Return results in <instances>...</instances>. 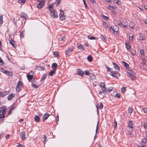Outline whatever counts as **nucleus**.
<instances>
[{
  "mask_svg": "<svg viewBox=\"0 0 147 147\" xmlns=\"http://www.w3.org/2000/svg\"><path fill=\"white\" fill-rule=\"evenodd\" d=\"M15 108L14 106H12L11 108L9 109V111H8V115H10L12 113V110Z\"/></svg>",
  "mask_w": 147,
  "mask_h": 147,
  "instance_id": "29",
  "label": "nucleus"
},
{
  "mask_svg": "<svg viewBox=\"0 0 147 147\" xmlns=\"http://www.w3.org/2000/svg\"><path fill=\"white\" fill-rule=\"evenodd\" d=\"M101 38L102 40H103L104 41H106L107 40V38L105 36H104L102 34H101Z\"/></svg>",
  "mask_w": 147,
  "mask_h": 147,
  "instance_id": "37",
  "label": "nucleus"
},
{
  "mask_svg": "<svg viewBox=\"0 0 147 147\" xmlns=\"http://www.w3.org/2000/svg\"><path fill=\"white\" fill-rule=\"evenodd\" d=\"M32 86L35 88H37L38 87V85L35 84H31Z\"/></svg>",
  "mask_w": 147,
  "mask_h": 147,
  "instance_id": "44",
  "label": "nucleus"
},
{
  "mask_svg": "<svg viewBox=\"0 0 147 147\" xmlns=\"http://www.w3.org/2000/svg\"><path fill=\"white\" fill-rule=\"evenodd\" d=\"M56 70H53V71H51L49 74V75L50 76H52L54 75L55 74Z\"/></svg>",
  "mask_w": 147,
  "mask_h": 147,
  "instance_id": "18",
  "label": "nucleus"
},
{
  "mask_svg": "<svg viewBox=\"0 0 147 147\" xmlns=\"http://www.w3.org/2000/svg\"><path fill=\"white\" fill-rule=\"evenodd\" d=\"M26 0H19V2L20 3H24L25 2Z\"/></svg>",
  "mask_w": 147,
  "mask_h": 147,
  "instance_id": "60",
  "label": "nucleus"
},
{
  "mask_svg": "<svg viewBox=\"0 0 147 147\" xmlns=\"http://www.w3.org/2000/svg\"><path fill=\"white\" fill-rule=\"evenodd\" d=\"M105 66H106V68H107V71H110L111 72V68H110L109 67H108V66H107V65H105Z\"/></svg>",
  "mask_w": 147,
  "mask_h": 147,
  "instance_id": "52",
  "label": "nucleus"
},
{
  "mask_svg": "<svg viewBox=\"0 0 147 147\" xmlns=\"http://www.w3.org/2000/svg\"><path fill=\"white\" fill-rule=\"evenodd\" d=\"M117 71L115 72L113 71H111L110 74L112 76L117 78V77L119 76L120 75V74L119 73H117Z\"/></svg>",
  "mask_w": 147,
  "mask_h": 147,
  "instance_id": "7",
  "label": "nucleus"
},
{
  "mask_svg": "<svg viewBox=\"0 0 147 147\" xmlns=\"http://www.w3.org/2000/svg\"><path fill=\"white\" fill-rule=\"evenodd\" d=\"M130 52L134 56L136 55V51L134 50H130Z\"/></svg>",
  "mask_w": 147,
  "mask_h": 147,
  "instance_id": "35",
  "label": "nucleus"
},
{
  "mask_svg": "<svg viewBox=\"0 0 147 147\" xmlns=\"http://www.w3.org/2000/svg\"><path fill=\"white\" fill-rule=\"evenodd\" d=\"M116 3H117L118 5L121 4V2L120 1H119L118 0H117V1L116 2Z\"/></svg>",
  "mask_w": 147,
  "mask_h": 147,
  "instance_id": "64",
  "label": "nucleus"
},
{
  "mask_svg": "<svg viewBox=\"0 0 147 147\" xmlns=\"http://www.w3.org/2000/svg\"><path fill=\"white\" fill-rule=\"evenodd\" d=\"M14 41L12 39H11L9 41V43L11 44L13 47H15L14 45Z\"/></svg>",
  "mask_w": 147,
  "mask_h": 147,
  "instance_id": "32",
  "label": "nucleus"
},
{
  "mask_svg": "<svg viewBox=\"0 0 147 147\" xmlns=\"http://www.w3.org/2000/svg\"><path fill=\"white\" fill-rule=\"evenodd\" d=\"M25 136L26 133L24 131H22L20 133V138L22 140H24L26 139Z\"/></svg>",
  "mask_w": 147,
  "mask_h": 147,
  "instance_id": "11",
  "label": "nucleus"
},
{
  "mask_svg": "<svg viewBox=\"0 0 147 147\" xmlns=\"http://www.w3.org/2000/svg\"><path fill=\"white\" fill-rule=\"evenodd\" d=\"M140 53L141 55H143L144 54V51L143 50H141L140 51Z\"/></svg>",
  "mask_w": 147,
  "mask_h": 147,
  "instance_id": "61",
  "label": "nucleus"
},
{
  "mask_svg": "<svg viewBox=\"0 0 147 147\" xmlns=\"http://www.w3.org/2000/svg\"><path fill=\"white\" fill-rule=\"evenodd\" d=\"M77 71L78 75L81 76V77L83 76V75L84 74V72L82 71L81 69H77Z\"/></svg>",
  "mask_w": 147,
  "mask_h": 147,
  "instance_id": "9",
  "label": "nucleus"
},
{
  "mask_svg": "<svg viewBox=\"0 0 147 147\" xmlns=\"http://www.w3.org/2000/svg\"><path fill=\"white\" fill-rule=\"evenodd\" d=\"M24 36V32H20V36L21 38H23Z\"/></svg>",
  "mask_w": 147,
  "mask_h": 147,
  "instance_id": "43",
  "label": "nucleus"
},
{
  "mask_svg": "<svg viewBox=\"0 0 147 147\" xmlns=\"http://www.w3.org/2000/svg\"><path fill=\"white\" fill-rule=\"evenodd\" d=\"M15 96V94L13 93H11L9 94L7 96V99L9 100H11L12 99L13 97Z\"/></svg>",
  "mask_w": 147,
  "mask_h": 147,
  "instance_id": "17",
  "label": "nucleus"
},
{
  "mask_svg": "<svg viewBox=\"0 0 147 147\" xmlns=\"http://www.w3.org/2000/svg\"><path fill=\"white\" fill-rule=\"evenodd\" d=\"M21 17H22L24 20H26L28 17L26 14L24 12L22 13L21 15Z\"/></svg>",
  "mask_w": 147,
  "mask_h": 147,
  "instance_id": "15",
  "label": "nucleus"
},
{
  "mask_svg": "<svg viewBox=\"0 0 147 147\" xmlns=\"http://www.w3.org/2000/svg\"><path fill=\"white\" fill-rule=\"evenodd\" d=\"M5 74L9 76H12L13 75V74L11 71H7Z\"/></svg>",
  "mask_w": 147,
  "mask_h": 147,
  "instance_id": "25",
  "label": "nucleus"
},
{
  "mask_svg": "<svg viewBox=\"0 0 147 147\" xmlns=\"http://www.w3.org/2000/svg\"><path fill=\"white\" fill-rule=\"evenodd\" d=\"M37 69L39 70H44V68L42 67L41 66H38L37 67Z\"/></svg>",
  "mask_w": 147,
  "mask_h": 147,
  "instance_id": "48",
  "label": "nucleus"
},
{
  "mask_svg": "<svg viewBox=\"0 0 147 147\" xmlns=\"http://www.w3.org/2000/svg\"><path fill=\"white\" fill-rule=\"evenodd\" d=\"M83 3H84V4L85 5V6L86 8V9H87L88 8V7L86 4V3L85 1V0H83Z\"/></svg>",
  "mask_w": 147,
  "mask_h": 147,
  "instance_id": "45",
  "label": "nucleus"
},
{
  "mask_svg": "<svg viewBox=\"0 0 147 147\" xmlns=\"http://www.w3.org/2000/svg\"><path fill=\"white\" fill-rule=\"evenodd\" d=\"M5 113V112H0V116H1L2 117H4Z\"/></svg>",
  "mask_w": 147,
  "mask_h": 147,
  "instance_id": "47",
  "label": "nucleus"
},
{
  "mask_svg": "<svg viewBox=\"0 0 147 147\" xmlns=\"http://www.w3.org/2000/svg\"><path fill=\"white\" fill-rule=\"evenodd\" d=\"M102 17L104 19H105L106 20H107L108 19V17L107 16H105V15H102Z\"/></svg>",
  "mask_w": 147,
  "mask_h": 147,
  "instance_id": "50",
  "label": "nucleus"
},
{
  "mask_svg": "<svg viewBox=\"0 0 147 147\" xmlns=\"http://www.w3.org/2000/svg\"><path fill=\"white\" fill-rule=\"evenodd\" d=\"M87 60L89 62H91L92 61V58L91 56L89 55L87 57Z\"/></svg>",
  "mask_w": 147,
  "mask_h": 147,
  "instance_id": "33",
  "label": "nucleus"
},
{
  "mask_svg": "<svg viewBox=\"0 0 147 147\" xmlns=\"http://www.w3.org/2000/svg\"><path fill=\"white\" fill-rule=\"evenodd\" d=\"M114 123L115 124V125H114V128L115 129H116L117 128V123L115 119L114 121Z\"/></svg>",
  "mask_w": 147,
  "mask_h": 147,
  "instance_id": "38",
  "label": "nucleus"
},
{
  "mask_svg": "<svg viewBox=\"0 0 147 147\" xmlns=\"http://www.w3.org/2000/svg\"><path fill=\"white\" fill-rule=\"evenodd\" d=\"M128 125H133V122L132 121H129Z\"/></svg>",
  "mask_w": 147,
  "mask_h": 147,
  "instance_id": "63",
  "label": "nucleus"
},
{
  "mask_svg": "<svg viewBox=\"0 0 147 147\" xmlns=\"http://www.w3.org/2000/svg\"><path fill=\"white\" fill-rule=\"evenodd\" d=\"M53 54L57 58H58L59 57V53L57 51H55L53 53Z\"/></svg>",
  "mask_w": 147,
  "mask_h": 147,
  "instance_id": "28",
  "label": "nucleus"
},
{
  "mask_svg": "<svg viewBox=\"0 0 147 147\" xmlns=\"http://www.w3.org/2000/svg\"><path fill=\"white\" fill-rule=\"evenodd\" d=\"M35 121L37 122H38L39 121L40 118L38 115H35L34 117Z\"/></svg>",
  "mask_w": 147,
  "mask_h": 147,
  "instance_id": "23",
  "label": "nucleus"
},
{
  "mask_svg": "<svg viewBox=\"0 0 147 147\" xmlns=\"http://www.w3.org/2000/svg\"><path fill=\"white\" fill-rule=\"evenodd\" d=\"M140 39L141 40H145V38L143 34L142 33L140 34Z\"/></svg>",
  "mask_w": 147,
  "mask_h": 147,
  "instance_id": "27",
  "label": "nucleus"
},
{
  "mask_svg": "<svg viewBox=\"0 0 147 147\" xmlns=\"http://www.w3.org/2000/svg\"><path fill=\"white\" fill-rule=\"evenodd\" d=\"M78 48L79 49H80L82 50H83L84 51L85 50V49L84 47V46L82 45H78Z\"/></svg>",
  "mask_w": 147,
  "mask_h": 147,
  "instance_id": "24",
  "label": "nucleus"
},
{
  "mask_svg": "<svg viewBox=\"0 0 147 147\" xmlns=\"http://www.w3.org/2000/svg\"><path fill=\"white\" fill-rule=\"evenodd\" d=\"M113 89V87H110L108 88V90L109 92H111L112 90Z\"/></svg>",
  "mask_w": 147,
  "mask_h": 147,
  "instance_id": "57",
  "label": "nucleus"
},
{
  "mask_svg": "<svg viewBox=\"0 0 147 147\" xmlns=\"http://www.w3.org/2000/svg\"><path fill=\"white\" fill-rule=\"evenodd\" d=\"M112 63L115 69H117V70H119L120 69L119 67L115 63L113 62Z\"/></svg>",
  "mask_w": 147,
  "mask_h": 147,
  "instance_id": "21",
  "label": "nucleus"
},
{
  "mask_svg": "<svg viewBox=\"0 0 147 147\" xmlns=\"http://www.w3.org/2000/svg\"><path fill=\"white\" fill-rule=\"evenodd\" d=\"M26 76L29 82H31L32 83L33 82L32 81L33 80L34 81H35L34 78L32 77L31 76H30L28 74L26 75Z\"/></svg>",
  "mask_w": 147,
  "mask_h": 147,
  "instance_id": "12",
  "label": "nucleus"
},
{
  "mask_svg": "<svg viewBox=\"0 0 147 147\" xmlns=\"http://www.w3.org/2000/svg\"><path fill=\"white\" fill-rule=\"evenodd\" d=\"M5 112V107H2L0 108V112Z\"/></svg>",
  "mask_w": 147,
  "mask_h": 147,
  "instance_id": "31",
  "label": "nucleus"
},
{
  "mask_svg": "<svg viewBox=\"0 0 147 147\" xmlns=\"http://www.w3.org/2000/svg\"><path fill=\"white\" fill-rule=\"evenodd\" d=\"M88 37L89 39L90 40H94L95 39V38L93 36H91L90 35L88 36Z\"/></svg>",
  "mask_w": 147,
  "mask_h": 147,
  "instance_id": "41",
  "label": "nucleus"
},
{
  "mask_svg": "<svg viewBox=\"0 0 147 147\" xmlns=\"http://www.w3.org/2000/svg\"><path fill=\"white\" fill-rule=\"evenodd\" d=\"M57 66L58 65L56 63H53L52 64L51 67L53 70L56 71Z\"/></svg>",
  "mask_w": 147,
  "mask_h": 147,
  "instance_id": "16",
  "label": "nucleus"
},
{
  "mask_svg": "<svg viewBox=\"0 0 147 147\" xmlns=\"http://www.w3.org/2000/svg\"><path fill=\"white\" fill-rule=\"evenodd\" d=\"M126 87H123L121 89V93H124L126 91Z\"/></svg>",
  "mask_w": 147,
  "mask_h": 147,
  "instance_id": "34",
  "label": "nucleus"
},
{
  "mask_svg": "<svg viewBox=\"0 0 147 147\" xmlns=\"http://www.w3.org/2000/svg\"><path fill=\"white\" fill-rule=\"evenodd\" d=\"M60 13L59 14L60 18L61 20H63L65 19V17L64 14V13L63 10H61V9L60 10Z\"/></svg>",
  "mask_w": 147,
  "mask_h": 147,
  "instance_id": "6",
  "label": "nucleus"
},
{
  "mask_svg": "<svg viewBox=\"0 0 147 147\" xmlns=\"http://www.w3.org/2000/svg\"><path fill=\"white\" fill-rule=\"evenodd\" d=\"M7 94V92H0V96H1L2 97H3L5 95H6Z\"/></svg>",
  "mask_w": 147,
  "mask_h": 147,
  "instance_id": "22",
  "label": "nucleus"
},
{
  "mask_svg": "<svg viewBox=\"0 0 147 147\" xmlns=\"http://www.w3.org/2000/svg\"><path fill=\"white\" fill-rule=\"evenodd\" d=\"M3 15L0 16V26H1L3 24Z\"/></svg>",
  "mask_w": 147,
  "mask_h": 147,
  "instance_id": "26",
  "label": "nucleus"
},
{
  "mask_svg": "<svg viewBox=\"0 0 147 147\" xmlns=\"http://www.w3.org/2000/svg\"><path fill=\"white\" fill-rule=\"evenodd\" d=\"M127 74L128 76L131 78L132 80H134L135 79L136 76L135 72L133 71L131 69H128L127 72Z\"/></svg>",
  "mask_w": 147,
  "mask_h": 147,
  "instance_id": "2",
  "label": "nucleus"
},
{
  "mask_svg": "<svg viewBox=\"0 0 147 147\" xmlns=\"http://www.w3.org/2000/svg\"><path fill=\"white\" fill-rule=\"evenodd\" d=\"M3 63H4L3 61L2 60L1 57H0V65H3Z\"/></svg>",
  "mask_w": 147,
  "mask_h": 147,
  "instance_id": "55",
  "label": "nucleus"
},
{
  "mask_svg": "<svg viewBox=\"0 0 147 147\" xmlns=\"http://www.w3.org/2000/svg\"><path fill=\"white\" fill-rule=\"evenodd\" d=\"M47 76V74H43L42 75V76H41V80L40 81H42V80H44L46 77Z\"/></svg>",
  "mask_w": 147,
  "mask_h": 147,
  "instance_id": "30",
  "label": "nucleus"
},
{
  "mask_svg": "<svg viewBox=\"0 0 147 147\" xmlns=\"http://www.w3.org/2000/svg\"><path fill=\"white\" fill-rule=\"evenodd\" d=\"M122 64L127 68L128 69L129 68V65L125 61H122Z\"/></svg>",
  "mask_w": 147,
  "mask_h": 147,
  "instance_id": "20",
  "label": "nucleus"
},
{
  "mask_svg": "<svg viewBox=\"0 0 147 147\" xmlns=\"http://www.w3.org/2000/svg\"><path fill=\"white\" fill-rule=\"evenodd\" d=\"M125 46L127 50L128 51L130 49L131 47V46L129 41L127 40L126 42Z\"/></svg>",
  "mask_w": 147,
  "mask_h": 147,
  "instance_id": "13",
  "label": "nucleus"
},
{
  "mask_svg": "<svg viewBox=\"0 0 147 147\" xmlns=\"http://www.w3.org/2000/svg\"><path fill=\"white\" fill-rule=\"evenodd\" d=\"M1 70L5 74L7 71V70H5V69H3V68H1Z\"/></svg>",
  "mask_w": 147,
  "mask_h": 147,
  "instance_id": "58",
  "label": "nucleus"
},
{
  "mask_svg": "<svg viewBox=\"0 0 147 147\" xmlns=\"http://www.w3.org/2000/svg\"><path fill=\"white\" fill-rule=\"evenodd\" d=\"M45 2V1L43 0L40 1L37 5V8L39 9L42 8L44 5Z\"/></svg>",
  "mask_w": 147,
  "mask_h": 147,
  "instance_id": "5",
  "label": "nucleus"
},
{
  "mask_svg": "<svg viewBox=\"0 0 147 147\" xmlns=\"http://www.w3.org/2000/svg\"><path fill=\"white\" fill-rule=\"evenodd\" d=\"M74 50L73 47H68L67 50H65L66 54H68L69 53L71 52Z\"/></svg>",
  "mask_w": 147,
  "mask_h": 147,
  "instance_id": "10",
  "label": "nucleus"
},
{
  "mask_svg": "<svg viewBox=\"0 0 147 147\" xmlns=\"http://www.w3.org/2000/svg\"><path fill=\"white\" fill-rule=\"evenodd\" d=\"M100 105L99 107V108L100 109H102L103 107V103L102 102L100 103Z\"/></svg>",
  "mask_w": 147,
  "mask_h": 147,
  "instance_id": "53",
  "label": "nucleus"
},
{
  "mask_svg": "<svg viewBox=\"0 0 147 147\" xmlns=\"http://www.w3.org/2000/svg\"><path fill=\"white\" fill-rule=\"evenodd\" d=\"M109 7H111V9H115L117 8L115 6H111V5H109Z\"/></svg>",
  "mask_w": 147,
  "mask_h": 147,
  "instance_id": "62",
  "label": "nucleus"
},
{
  "mask_svg": "<svg viewBox=\"0 0 147 147\" xmlns=\"http://www.w3.org/2000/svg\"><path fill=\"white\" fill-rule=\"evenodd\" d=\"M142 109L145 113H147V107L143 108Z\"/></svg>",
  "mask_w": 147,
  "mask_h": 147,
  "instance_id": "49",
  "label": "nucleus"
},
{
  "mask_svg": "<svg viewBox=\"0 0 147 147\" xmlns=\"http://www.w3.org/2000/svg\"><path fill=\"white\" fill-rule=\"evenodd\" d=\"M55 119H56V121L57 123V124H58L57 121H59V115H57V116L56 118Z\"/></svg>",
  "mask_w": 147,
  "mask_h": 147,
  "instance_id": "59",
  "label": "nucleus"
},
{
  "mask_svg": "<svg viewBox=\"0 0 147 147\" xmlns=\"http://www.w3.org/2000/svg\"><path fill=\"white\" fill-rule=\"evenodd\" d=\"M22 85V83L20 81H18L17 83V86L16 87V91L19 92L21 90V88Z\"/></svg>",
  "mask_w": 147,
  "mask_h": 147,
  "instance_id": "3",
  "label": "nucleus"
},
{
  "mask_svg": "<svg viewBox=\"0 0 147 147\" xmlns=\"http://www.w3.org/2000/svg\"><path fill=\"white\" fill-rule=\"evenodd\" d=\"M133 109L132 108H131V107H129L128 108V111L129 113H131L133 112Z\"/></svg>",
  "mask_w": 147,
  "mask_h": 147,
  "instance_id": "40",
  "label": "nucleus"
},
{
  "mask_svg": "<svg viewBox=\"0 0 147 147\" xmlns=\"http://www.w3.org/2000/svg\"><path fill=\"white\" fill-rule=\"evenodd\" d=\"M61 1V0H56L55 3L57 5H56V6L59 5Z\"/></svg>",
  "mask_w": 147,
  "mask_h": 147,
  "instance_id": "46",
  "label": "nucleus"
},
{
  "mask_svg": "<svg viewBox=\"0 0 147 147\" xmlns=\"http://www.w3.org/2000/svg\"><path fill=\"white\" fill-rule=\"evenodd\" d=\"M112 30L114 33L117 32L119 30V27L117 26H115L113 27Z\"/></svg>",
  "mask_w": 147,
  "mask_h": 147,
  "instance_id": "14",
  "label": "nucleus"
},
{
  "mask_svg": "<svg viewBox=\"0 0 147 147\" xmlns=\"http://www.w3.org/2000/svg\"><path fill=\"white\" fill-rule=\"evenodd\" d=\"M100 87L103 91V93L105 94L107 92V88L105 87V85L104 82H101L100 83Z\"/></svg>",
  "mask_w": 147,
  "mask_h": 147,
  "instance_id": "4",
  "label": "nucleus"
},
{
  "mask_svg": "<svg viewBox=\"0 0 147 147\" xmlns=\"http://www.w3.org/2000/svg\"><path fill=\"white\" fill-rule=\"evenodd\" d=\"M52 6V5L51 4L47 8L50 11V15L53 18H57L58 17V15L56 11L53 9Z\"/></svg>",
  "mask_w": 147,
  "mask_h": 147,
  "instance_id": "1",
  "label": "nucleus"
},
{
  "mask_svg": "<svg viewBox=\"0 0 147 147\" xmlns=\"http://www.w3.org/2000/svg\"><path fill=\"white\" fill-rule=\"evenodd\" d=\"M113 95L116 97L118 98H119L120 97V94L116 92H114Z\"/></svg>",
  "mask_w": 147,
  "mask_h": 147,
  "instance_id": "19",
  "label": "nucleus"
},
{
  "mask_svg": "<svg viewBox=\"0 0 147 147\" xmlns=\"http://www.w3.org/2000/svg\"><path fill=\"white\" fill-rule=\"evenodd\" d=\"M133 24V23H131L129 24V26L132 29H133L134 27V26L133 24Z\"/></svg>",
  "mask_w": 147,
  "mask_h": 147,
  "instance_id": "51",
  "label": "nucleus"
},
{
  "mask_svg": "<svg viewBox=\"0 0 147 147\" xmlns=\"http://www.w3.org/2000/svg\"><path fill=\"white\" fill-rule=\"evenodd\" d=\"M99 124V122L98 121V123H97V126H96V134L97 133V132H98V125Z\"/></svg>",
  "mask_w": 147,
  "mask_h": 147,
  "instance_id": "56",
  "label": "nucleus"
},
{
  "mask_svg": "<svg viewBox=\"0 0 147 147\" xmlns=\"http://www.w3.org/2000/svg\"><path fill=\"white\" fill-rule=\"evenodd\" d=\"M43 140H42V141L44 143V144H45V141L47 138V137L45 135L43 136Z\"/></svg>",
  "mask_w": 147,
  "mask_h": 147,
  "instance_id": "39",
  "label": "nucleus"
},
{
  "mask_svg": "<svg viewBox=\"0 0 147 147\" xmlns=\"http://www.w3.org/2000/svg\"><path fill=\"white\" fill-rule=\"evenodd\" d=\"M50 115L48 113H45L42 116V121H45L49 117Z\"/></svg>",
  "mask_w": 147,
  "mask_h": 147,
  "instance_id": "8",
  "label": "nucleus"
},
{
  "mask_svg": "<svg viewBox=\"0 0 147 147\" xmlns=\"http://www.w3.org/2000/svg\"><path fill=\"white\" fill-rule=\"evenodd\" d=\"M84 74L87 76H89L90 75V72L88 70H85L84 71Z\"/></svg>",
  "mask_w": 147,
  "mask_h": 147,
  "instance_id": "36",
  "label": "nucleus"
},
{
  "mask_svg": "<svg viewBox=\"0 0 147 147\" xmlns=\"http://www.w3.org/2000/svg\"><path fill=\"white\" fill-rule=\"evenodd\" d=\"M33 72L32 71H31L29 74L28 75L30 76H31L32 77H33Z\"/></svg>",
  "mask_w": 147,
  "mask_h": 147,
  "instance_id": "54",
  "label": "nucleus"
},
{
  "mask_svg": "<svg viewBox=\"0 0 147 147\" xmlns=\"http://www.w3.org/2000/svg\"><path fill=\"white\" fill-rule=\"evenodd\" d=\"M103 25L104 26V27L105 28H108V26L107 25V24L106 22H103Z\"/></svg>",
  "mask_w": 147,
  "mask_h": 147,
  "instance_id": "42",
  "label": "nucleus"
}]
</instances>
